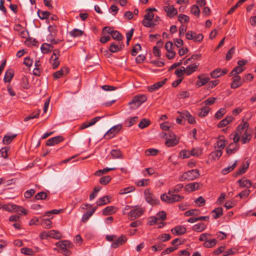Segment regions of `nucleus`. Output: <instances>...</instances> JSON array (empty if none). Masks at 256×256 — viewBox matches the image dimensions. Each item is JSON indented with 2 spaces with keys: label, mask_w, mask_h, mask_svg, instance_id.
I'll use <instances>...</instances> for the list:
<instances>
[{
  "label": "nucleus",
  "mask_w": 256,
  "mask_h": 256,
  "mask_svg": "<svg viewBox=\"0 0 256 256\" xmlns=\"http://www.w3.org/2000/svg\"><path fill=\"white\" fill-rule=\"evenodd\" d=\"M244 70L242 67L237 66L235 67L230 73L229 76H238V74L242 72Z\"/></svg>",
  "instance_id": "09e8293b"
},
{
  "label": "nucleus",
  "mask_w": 256,
  "mask_h": 256,
  "mask_svg": "<svg viewBox=\"0 0 256 256\" xmlns=\"http://www.w3.org/2000/svg\"><path fill=\"white\" fill-rule=\"evenodd\" d=\"M126 241V237L124 235H122L112 244L111 246L114 248H117L124 244Z\"/></svg>",
  "instance_id": "9b49d317"
},
{
  "label": "nucleus",
  "mask_w": 256,
  "mask_h": 256,
  "mask_svg": "<svg viewBox=\"0 0 256 256\" xmlns=\"http://www.w3.org/2000/svg\"><path fill=\"white\" fill-rule=\"evenodd\" d=\"M138 120V116H134L130 118L129 120H126V124L127 126L130 127L134 125Z\"/></svg>",
  "instance_id": "4d7b16f0"
},
{
  "label": "nucleus",
  "mask_w": 256,
  "mask_h": 256,
  "mask_svg": "<svg viewBox=\"0 0 256 256\" xmlns=\"http://www.w3.org/2000/svg\"><path fill=\"white\" fill-rule=\"evenodd\" d=\"M248 166H249L248 164H242V168L238 170L236 172V173L234 174L235 176H237L239 175H242V174H244L246 172L247 169L248 168Z\"/></svg>",
  "instance_id": "58836bf2"
},
{
  "label": "nucleus",
  "mask_w": 256,
  "mask_h": 256,
  "mask_svg": "<svg viewBox=\"0 0 256 256\" xmlns=\"http://www.w3.org/2000/svg\"><path fill=\"white\" fill-rule=\"evenodd\" d=\"M16 136V134H14L11 136L6 135L3 138L2 142L4 144H8Z\"/></svg>",
  "instance_id": "2f4dec72"
},
{
  "label": "nucleus",
  "mask_w": 256,
  "mask_h": 256,
  "mask_svg": "<svg viewBox=\"0 0 256 256\" xmlns=\"http://www.w3.org/2000/svg\"><path fill=\"white\" fill-rule=\"evenodd\" d=\"M198 80L196 82V84L198 86H201L205 85L210 80L209 77L206 76L204 74L199 75L198 77Z\"/></svg>",
  "instance_id": "a211bd4d"
},
{
  "label": "nucleus",
  "mask_w": 256,
  "mask_h": 256,
  "mask_svg": "<svg viewBox=\"0 0 256 256\" xmlns=\"http://www.w3.org/2000/svg\"><path fill=\"white\" fill-rule=\"evenodd\" d=\"M199 66V63L194 62L188 65L186 68H184L185 72L187 75H190L196 72Z\"/></svg>",
  "instance_id": "f3484780"
},
{
  "label": "nucleus",
  "mask_w": 256,
  "mask_h": 256,
  "mask_svg": "<svg viewBox=\"0 0 256 256\" xmlns=\"http://www.w3.org/2000/svg\"><path fill=\"white\" fill-rule=\"evenodd\" d=\"M252 138V134L248 129L245 130L244 134L242 136V144H246L250 141Z\"/></svg>",
  "instance_id": "5701e85b"
},
{
  "label": "nucleus",
  "mask_w": 256,
  "mask_h": 256,
  "mask_svg": "<svg viewBox=\"0 0 256 256\" xmlns=\"http://www.w3.org/2000/svg\"><path fill=\"white\" fill-rule=\"evenodd\" d=\"M237 162L236 161L235 162L232 164L231 166H228L227 168H224L222 169V172L223 174H226L229 172L232 171L236 166Z\"/></svg>",
  "instance_id": "864d4df0"
},
{
  "label": "nucleus",
  "mask_w": 256,
  "mask_h": 256,
  "mask_svg": "<svg viewBox=\"0 0 256 256\" xmlns=\"http://www.w3.org/2000/svg\"><path fill=\"white\" fill-rule=\"evenodd\" d=\"M191 12L198 17L200 14V10L198 6L196 5H193L191 8Z\"/></svg>",
  "instance_id": "0e129e2a"
},
{
  "label": "nucleus",
  "mask_w": 256,
  "mask_h": 256,
  "mask_svg": "<svg viewBox=\"0 0 256 256\" xmlns=\"http://www.w3.org/2000/svg\"><path fill=\"white\" fill-rule=\"evenodd\" d=\"M178 143V140L176 138H168L165 142V144L168 147L176 146Z\"/></svg>",
  "instance_id": "37998d69"
},
{
  "label": "nucleus",
  "mask_w": 256,
  "mask_h": 256,
  "mask_svg": "<svg viewBox=\"0 0 256 256\" xmlns=\"http://www.w3.org/2000/svg\"><path fill=\"white\" fill-rule=\"evenodd\" d=\"M56 245L64 251H67L68 252L67 248H71L72 246V244L68 240L59 241L56 244Z\"/></svg>",
  "instance_id": "dca6fc26"
},
{
  "label": "nucleus",
  "mask_w": 256,
  "mask_h": 256,
  "mask_svg": "<svg viewBox=\"0 0 256 256\" xmlns=\"http://www.w3.org/2000/svg\"><path fill=\"white\" fill-rule=\"evenodd\" d=\"M116 169V168H104L102 170H99L96 171L95 172V173H94V175L96 176H100V175H102L103 174L106 173V172H109L110 170H114Z\"/></svg>",
  "instance_id": "603ef678"
},
{
  "label": "nucleus",
  "mask_w": 256,
  "mask_h": 256,
  "mask_svg": "<svg viewBox=\"0 0 256 256\" xmlns=\"http://www.w3.org/2000/svg\"><path fill=\"white\" fill-rule=\"evenodd\" d=\"M200 185V183L196 182L190 183L186 186L185 189L188 192H194L199 189Z\"/></svg>",
  "instance_id": "412c9836"
},
{
  "label": "nucleus",
  "mask_w": 256,
  "mask_h": 256,
  "mask_svg": "<svg viewBox=\"0 0 256 256\" xmlns=\"http://www.w3.org/2000/svg\"><path fill=\"white\" fill-rule=\"evenodd\" d=\"M200 176V174L198 170H192L184 172L180 176L179 180L182 182L185 180L191 181L198 178Z\"/></svg>",
  "instance_id": "f257e3e1"
},
{
  "label": "nucleus",
  "mask_w": 256,
  "mask_h": 256,
  "mask_svg": "<svg viewBox=\"0 0 256 256\" xmlns=\"http://www.w3.org/2000/svg\"><path fill=\"white\" fill-rule=\"evenodd\" d=\"M238 144L232 143L227 146L226 148V153L230 155L234 154L238 150Z\"/></svg>",
  "instance_id": "4be33fe9"
},
{
  "label": "nucleus",
  "mask_w": 256,
  "mask_h": 256,
  "mask_svg": "<svg viewBox=\"0 0 256 256\" xmlns=\"http://www.w3.org/2000/svg\"><path fill=\"white\" fill-rule=\"evenodd\" d=\"M69 72L68 68L67 67H64L60 70L55 72L53 76L54 78L58 79L62 78L63 76Z\"/></svg>",
  "instance_id": "6ab92c4d"
},
{
  "label": "nucleus",
  "mask_w": 256,
  "mask_h": 256,
  "mask_svg": "<svg viewBox=\"0 0 256 256\" xmlns=\"http://www.w3.org/2000/svg\"><path fill=\"white\" fill-rule=\"evenodd\" d=\"M110 154L114 158H122V154L120 150H112Z\"/></svg>",
  "instance_id": "a18cd8bd"
},
{
  "label": "nucleus",
  "mask_w": 256,
  "mask_h": 256,
  "mask_svg": "<svg viewBox=\"0 0 256 256\" xmlns=\"http://www.w3.org/2000/svg\"><path fill=\"white\" fill-rule=\"evenodd\" d=\"M249 124L247 122H244L242 124H240L236 128V131L235 132H239V134H240L244 130L248 129Z\"/></svg>",
  "instance_id": "72a5a7b5"
},
{
  "label": "nucleus",
  "mask_w": 256,
  "mask_h": 256,
  "mask_svg": "<svg viewBox=\"0 0 256 256\" xmlns=\"http://www.w3.org/2000/svg\"><path fill=\"white\" fill-rule=\"evenodd\" d=\"M147 100V97L144 94H137L134 96L132 100L129 102L128 104L132 109H136L140 106Z\"/></svg>",
  "instance_id": "f03ea898"
},
{
  "label": "nucleus",
  "mask_w": 256,
  "mask_h": 256,
  "mask_svg": "<svg viewBox=\"0 0 256 256\" xmlns=\"http://www.w3.org/2000/svg\"><path fill=\"white\" fill-rule=\"evenodd\" d=\"M18 206L14 204H5L2 206V209L8 212L18 211Z\"/></svg>",
  "instance_id": "c85d7f7f"
},
{
  "label": "nucleus",
  "mask_w": 256,
  "mask_h": 256,
  "mask_svg": "<svg viewBox=\"0 0 256 256\" xmlns=\"http://www.w3.org/2000/svg\"><path fill=\"white\" fill-rule=\"evenodd\" d=\"M21 252L27 256H32L34 254V252L32 249L28 248H22Z\"/></svg>",
  "instance_id": "e2e57ef3"
},
{
  "label": "nucleus",
  "mask_w": 256,
  "mask_h": 256,
  "mask_svg": "<svg viewBox=\"0 0 256 256\" xmlns=\"http://www.w3.org/2000/svg\"><path fill=\"white\" fill-rule=\"evenodd\" d=\"M232 82L230 84V88L236 89L240 86L243 84V80L240 76H232Z\"/></svg>",
  "instance_id": "6e6552de"
},
{
  "label": "nucleus",
  "mask_w": 256,
  "mask_h": 256,
  "mask_svg": "<svg viewBox=\"0 0 256 256\" xmlns=\"http://www.w3.org/2000/svg\"><path fill=\"white\" fill-rule=\"evenodd\" d=\"M217 243L216 240L214 238L210 240H207L203 244V246L205 248H210L214 247Z\"/></svg>",
  "instance_id": "473e14b6"
},
{
  "label": "nucleus",
  "mask_w": 256,
  "mask_h": 256,
  "mask_svg": "<svg viewBox=\"0 0 256 256\" xmlns=\"http://www.w3.org/2000/svg\"><path fill=\"white\" fill-rule=\"evenodd\" d=\"M54 47L51 44H49L48 43H44L41 46V50L42 53L44 54H48L51 52Z\"/></svg>",
  "instance_id": "a878e982"
},
{
  "label": "nucleus",
  "mask_w": 256,
  "mask_h": 256,
  "mask_svg": "<svg viewBox=\"0 0 256 256\" xmlns=\"http://www.w3.org/2000/svg\"><path fill=\"white\" fill-rule=\"evenodd\" d=\"M228 72V70L227 69L221 70L220 68H216L214 70H212L210 75L212 78H220Z\"/></svg>",
  "instance_id": "1a4fd4ad"
},
{
  "label": "nucleus",
  "mask_w": 256,
  "mask_h": 256,
  "mask_svg": "<svg viewBox=\"0 0 256 256\" xmlns=\"http://www.w3.org/2000/svg\"><path fill=\"white\" fill-rule=\"evenodd\" d=\"M186 228L182 226H176L171 230L172 232L177 236L184 234L186 232Z\"/></svg>",
  "instance_id": "2eb2a0df"
},
{
  "label": "nucleus",
  "mask_w": 256,
  "mask_h": 256,
  "mask_svg": "<svg viewBox=\"0 0 256 256\" xmlns=\"http://www.w3.org/2000/svg\"><path fill=\"white\" fill-rule=\"evenodd\" d=\"M40 224L44 228L48 229L52 228V222L50 218L42 219Z\"/></svg>",
  "instance_id": "4c0bfd02"
},
{
  "label": "nucleus",
  "mask_w": 256,
  "mask_h": 256,
  "mask_svg": "<svg viewBox=\"0 0 256 256\" xmlns=\"http://www.w3.org/2000/svg\"><path fill=\"white\" fill-rule=\"evenodd\" d=\"M40 110H38V111L34 112L33 113L31 114L29 116H26L24 118V121L27 122L31 119L38 118L40 115Z\"/></svg>",
  "instance_id": "3c124183"
},
{
  "label": "nucleus",
  "mask_w": 256,
  "mask_h": 256,
  "mask_svg": "<svg viewBox=\"0 0 256 256\" xmlns=\"http://www.w3.org/2000/svg\"><path fill=\"white\" fill-rule=\"evenodd\" d=\"M124 46L122 42H119L118 44H116L115 42L112 43L109 47V50L112 52H117L121 50Z\"/></svg>",
  "instance_id": "9d476101"
},
{
  "label": "nucleus",
  "mask_w": 256,
  "mask_h": 256,
  "mask_svg": "<svg viewBox=\"0 0 256 256\" xmlns=\"http://www.w3.org/2000/svg\"><path fill=\"white\" fill-rule=\"evenodd\" d=\"M164 10L170 18H172L178 14L177 10L174 8L173 5L164 6Z\"/></svg>",
  "instance_id": "4468645a"
},
{
  "label": "nucleus",
  "mask_w": 256,
  "mask_h": 256,
  "mask_svg": "<svg viewBox=\"0 0 256 256\" xmlns=\"http://www.w3.org/2000/svg\"><path fill=\"white\" fill-rule=\"evenodd\" d=\"M49 238L55 239H60L61 238V234L58 231L55 230H50L48 231Z\"/></svg>",
  "instance_id": "a19ab883"
},
{
  "label": "nucleus",
  "mask_w": 256,
  "mask_h": 256,
  "mask_svg": "<svg viewBox=\"0 0 256 256\" xmlns=\"http://www.w3.org/2000/svg\"><path fill=\"white\" fill-rule=\"evenodd\" d=\"M210 110V108L208 106H204L198 112V116L200 117H204L207 116Z\"/></svg>",
  "instance_id": "49530a36"
},
{
  "label": "nucleus",
  "mask_w": 256,
  "mask_h": 256,
  "mask_svg": "<svg viewBox=\"0 0 256 256\" xmlns=\"http://www.w3.org/2000/svg\"><path fill=\"white\" fill-rule=\"evenodd\" d=\"M200 211L197 209H192L184 212V216H197L200 214Z\"/></svg>",
  "instance_id": "de8ad7c7"
},
{
  "label": "nucleus",
  "mask_w": 256,
  "mask_h": 256,
  "mask_svg": "<svg viewBox=\"0 0 256 256\" xmlns=\"http://www.w3.org/2000/svg\"><path fill=\"white\" fill-rule=\"evenodd\" d=\"M222 155V150H220L212 152L210 154V156L214 160H218Z\"/></svg>",
  "instance_id": "8fccbe9b"
},
{
  "label": "nucleus",
  "mask_w": 256,
  "mask_h": 256,
  "mask_svg": "<svg viewBox=\"0 0 256 256\" xmlns=\"http://www.w3.org/2000/svg\"><path fill=\"white\" fill-rule=\"evenodd\" d=\"M47 194L44 192H38L34 197L35 200H43L47 198Z\"/></svg>",
  "instance_id": "6e6d98bb"
},
{
  "label": "nucleus",
  "mask_w": 256,
  "mask_h": 256,
  "mask_svg": "<svg viewBox=\"0 0 256 256\" xmlns=\"http://www.w3.org/2000/svg\"><path fill=\"white\" fill-rule=\"evenodd\" d=\"M174 192H172L171 194V204L174 203L176 202H178L181 201L182 199H184V197L182 196H180L178 194H174Z\"/></svg>",
  "instance_id": "79ce46f5"
},
{
  "label": "nucleus",
  "mask_w": 256,
  "mask_h": 256,
  "mask_svg": "<svg viewBox=\"0 0 256 256\" xmlns=\"http://www.w3.org/2000/svg\"><path fill=\"white\" fill-rule=\"evenodd\" d=\"M122 128V126L120 124L116 125L111 128L105 134L104 136L107 139H110L113 138L118 134Z\"/></svg>",
  "instance_id": "0eeeda50"
},
{
  "label": "nucleus",
  "mask_w": 256,
  "mask_h": 256,
  "mask_svg": "<svg viewBox=\"0 0 256 256\" xmlns=\"http://www.w3.org/2000/svg\"><path fill=\"white\" fill-rule=\"evenodd\" d=\"M70 34L73 37H78L82 36L83 32L79 29L74 28L70 32Z\"/></svg>",
  "instance_id": "5fc2aeb1"
},
{
  "label": "nucleus",
  "mask_w": 256,
  "mask_h": 256,
  "mask_svg": "<svg viewBox=\"0 0 256 256\" xmlns=\"http://www.w3.org/2000/svg\"><path fill=\"white\" fill-rule=\"evenodd\" d=\"M178 20L181 23H183V22L187 23L189 22L190 18L186 15H185L184 14H180L178 16Z\"/></svg>",
  "instance_id": "052dcab7"
},
{
  "label": "nucleus",
  "mask_w": 256,
  "mask_h": 256,
  "mask_svg": "<svg viewBox=\"0 0 256 256\" xmlns=\"http://www.w3.org/2000/svg\"><path fill=\"white\" fill-rule=\"evenodd\" d=\"M171 238V236L168 234H163L160 236H159L158 238V239L160 241L162 242H166L169 240Z\"/></svg>",
  "instance_id": "69168bd1"
},
{
  "label": "nucleus",
  "mask_w": 256,
  "mask_h": 256,
  "mask_svg": "<svg viewBox=\"0 0 256 256\" xmlns=\"http://www.w3.org/2000/svg\"><path fill=\"white\" fill-rule=\"evenodd\" d=\"M206 228V226L203 222L194 224L192 227V230L196 232H201L204 230Z\"/></svg>",
  "instance_id": "bb28decb"
},
{
  "label": "nucleus",
  "mask_w": 256,
  "mask_h": 256,
  "mask_svg": "<svg viewBox=\"0 0 256 256\" xmlns=\"http://www.w3.org/2000/svg\"><path fill=\"white\" fill-rule=\"evenodd\" d=\"M154 14L151 12H148L144 16V18L142 21V24L146 27H151L156 25L154 21Z\"/></svg>",
  "instance_id": "39448f33"
},
{
  "label": "nucleus",
  "mask_w": 256,
  "mask_h": 256,
  "mask_svg": "<svg viewBox=\"0 0 256 256\" xmlns=\"http://www.w3.org/2000/svg\"><path fill=\"white\" fill-rule=\"evenodd\" d=\"M10 148L9 146H5L2 148L0 150V157L4 158H8V152L10 151Z\"/></svg>",
  "instance_id": "7c9ffc66"
},
{
  "label": "nucleus",
  "mask_w": 256,
  "mask_h": 256,
  "mask_svg": "<svg viewBox=\"0 0 256 256\" xmlns=\"http://www.w3.org/2000/svg\"><path fill=\"white\" fill-rule=\"evenodd\" d=\"M38 16L41 20H45L48 19L50 16V13L48 11H42L38 10Z\"/></svg>",
  "instance_id": "e433bc0d"
},
{
  "label": "nucleus",
  "mask_w": 256,
  "mask_h": 256,
  "mask_svg": "<svg viewBox=\"0 0 256 256\" xmlns=\"http://www.w3.org/2000/svg\"><path fill=\"white\" fill-rule=\"evenodd\" d=\"M166 80H167V79L165 78V79L163 80H162L152 85L148 86V92H154L155 90H158L160 88L162 87V86L164 85V84L166 83Z\"/></svg>",
  "instance_id": "ddd939ff"
},
{
  "label": "nucleus",
  "mask_w": 256,
  "mask_h": 256,
  "mask_svg": "<svg viewBox=\"0 0 256 256\" xmlns=\"http://www.w3.org/2000/svg\"><path fill=\"white\" fill-rule=\"evenodd\" d=\"M111 32V36L114 40H117L118 42L122 40L123 36L122 34L117 30H114Z\"/></svg>",
  "instance_id": "f704fd0d"
},
{
  "label": "nucleus",
  "mask_w": 256,
  "mask_h": 256,
  "mask_svg": "<svg viewBox=\"0 0 256 256\" xmlns=\"http://www.w3.org/2000/svg\"><path fill=\"white\" fill-rule=\"evenodd\" d=\"M14 76V72L12 70L8 69L5 74L4 80L5 82H10Z\"/></svg>",
  "instance_id": "393cba45"
},
{
  "label": "nucleus",
  "mask_w": 256,
  "mask_h": 256,
  "mask_svg": "<svg viewBox=\"0 0 256 256\" xmlns=\"http://www.w3.org/2000/svg\"><path fill=\"white\" fill-rule=\"evenodd\" d=\"M60 56V52L58 49L53 50V54L51 56L50 61L54 69L56 68L60 64V62L58 60Z\"/></svg>",
  "instance_id": "423d86ee"
},
{
  "label": "nucleus",
  "mask_w": 256,
  "mask_h": 256,
  "mask_svg": "<svg viewBox=\"0 0 256 256\" xmlns=\"http://www.w3.org/2000/svg\"><path fill=\"white\" fill-rule=\"evenodd\" d=\"M226 110L224 108L220 109L215 114L214 117L216 119H220L226 114Z\"/></svg>",
  "instance_id": "13d9d810"
},
{
  "label": "nucleus",
  "mask_w": 256,
  "mask_h": 256,
  "mask_svg": "<svg viewBox=\"0 0 256 256\" xmlns=\"http://www.w3.org/2000/svg\"><path fill=\"white\" fill-rule=\"evenodd\" d=\"M110 200L108 196H106L99 198L96 202V204L98 206H101L106 204L110 203Z\"/></svg>",
  "instance_id": "c756f323"
},
{
  "label": "nucleus",
  "mask_w": 256,
  "mask_h": 256,
  "mask_svg": "<svg viewBox=\"0 0 256 256\" xmlns=\"http://www.w3.org/2000/svg\"><path fill=\"white\" fill-rule=\"evenodd\" d=\"M64 140L63 136H56L48 139L46 143L48 146H52L59 144Z\"/></svg>",
  "instance_id": "f8f14e48"
},
{
  "label": "nucleus",
  "mask_w": 256,
  "mask_h": 256,
  "mask_svg": "<svg viewBox=\"0 0 256 256\" xmlns=\"http://www.w3.org/2000/svg\"><path fill=\"white\" fill-rule=\"evenodd\" d=\"M222 212L223 210L221 207H218L214 210L212 211V213L214 214V218L216 219L222 216L223 214Z\"/></svg>",
  "instance_id": "c03bdc74"
},
{
  "label": "nucleus",
  "mask_w": 256,
  "mask_h": 256,
  "mask_svg": "<svg viewBox=\"0 0 256 256\" xmlns=\"http://www.w3.org/2000/svg\"><path fill=\"white\" fill-rule=\"evenodd\" d=\"M240 186L242 188L246 187V188H249L252 186V183L250 180H240L238 182Z\"/></svg>",
  "instance_id": "ea45409f"
},
{
  "label": "nucleus",
  "mask_w": 256,
  "mask_h": 256,
  "mask_svg": "<svg viewBox=\"0 0 256 256\" xmlns=\"http://www.w3.org/2000/svg\"><path fill=\"white\" fill-rule=\"evenodd\" d=\"M96 208V206H95L91 210L88 211L86 213L84 214L82 218V222L84 223L86 222L94 214Z\"/></svg>",
  "instance_id": "b1692460"
},
{
  "label": "nucleus",
  "mask_w": 256,
  "mask_h": 256,
  "mask_svg": "<svg viewBox=\"0 0 256 256\" xmlns=\"http://www.w3.org/2000/svg\"><path fill=\"white\" fill-rule=\"evenodd\" d=\"M111 180V177L110 176H106L102 177L100 180V183L103 185L107 184Z\"/></svg>",
  "instance_id": "680f3d73"
},
{
  "label": "nucleus",
  "mask_w": 256,
  "mask_h": 256,
  "mask_svg": "<svg viewBox=\"0 0 256 256\" xmlns=\"http://www.w3.org/2000/svg\"><path fill=\"white\" fill-rule=\"evenodd\" d=\"M145 212V208L140 206H132V209L128 214L130 220H132L142 216Z\"/></svg>",
  "instance_id": "7ed1b4c3"
},
{
  "label": "nucleus",
  "mask_w": 256,
  "mask_h": 256,
  "mask_svg": "<svg viewBox=\"0 0 256 256\" xmlns=\"http://www.w3.org/2000/svg\"><path fill=\"white\" fill-rule=\"evenodd\" d=\"M234 120V118L232 116H228L219 122L218 124V127L220 128H223L232 122Z\"/></svg>",
  "instance_id": "aec40b11"
},
{
  "label": "nucleus",
  "mask_w": 256,
  "mask_h": 256,
  "mask_svg": "<svg viewBox=\"0 0 256 256\" xmlns=\"http://www.w3.org/2000/svg\"><path fill=\"white\" fill-rule=\"evenodd\" d=\"M158 152V150L156 148H150L146 150L145 154L146 156H156Z\"/></svg>",
  "instance_id": "774afa93"
},
{
  "label": "nucleus",
  "mask_w": 256,
  "mask_h": 256,
  "mask_svg": "<svg viewBox=\"0 0 256 256\" xmlns=\"http://www.w3.org/2000/svg\"><path fill=\"white\" fill-rule=\"evenodd\" d=\"M114 207L113 206H108L105 208L102 211V214L104 216L110 215L114 214L116 212L114 210Z\"/></svg>",
  "instance_id": "c9c22d12"
},
{
  "label": "nucleus",
  "mask_w": 256,
  "mask_h": 256,
  "mask_svg": "<svg viewBox=\"0 0 256 256\" xmlns=\"http://www.w3.org/2000/svg\"><path fill=\"white\" fill-rule=\"evenodd\" d=\"M150 124V122L146 118H143L139 123L138 126L140 128L143 129L148 126Z\"/></svg>",
  "instance_id": "bf43d9fd"
},
{
  "label": "nucleus",
  "mask_w": 256,
  "mask_h": 256,
  "mask_svg": "<svg viewBox=\"0 0 256 256\" xmlns=\"http://www.w3.org/2000/svg\"><path fill=\"white\" fill-rule=\"evenodd\" d=\"M141 46L139 44H136L132 48V55L133 56H136L138 52L141 50Z\"/></svg>",
  "instance_id": "338daca9"
},
{
  "label": "nucleus",
  "mask_w": 256,
  "mask_h": 256,
  "mask_svg": "<svg viewBox=\"0 0 256 256\" xmlns=\"http://www.w3.org/2000/svg\"><path fill=\"white\" fill-rule=\"evenodd\" d=\"M146 200L150 205H157L160 204L158 199L152 194L150 189L146 188L144 191Z\"/></svg>",
  "instance_id": "20e7f679"
},
{
  "label": "nucleus",
  "mask_w": 256,
  "mask_h": 256,
  "mask_svg": "<svg viewBox=\"0 0 256 256\" xmlns=\"http://www.w3.org/2000/svg\"><path fill=\"white\" fill-rule=\"evenodd\" d=\"M171 194H172V190H169L168 194H162L160 196V198L162 201L164 202L171 204Z\"/></svg>",
  "instance_id": "cd10ccee"
}]
</instances>
